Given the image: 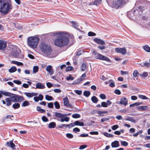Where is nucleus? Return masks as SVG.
Wrapping results in <instances>:
<instances>
[{
    "mask_svg": "<svg viewBox=\"0 0 150 150\" xmlns=\"http://www.w3.org/2000/svg\"><path fill=\"white\" fill-rule=\"evenodd\" d=\"M115 51L117 53L122 54H125L126 52V50L125 48H117L115 49Z\"/></svg>",
    "mask_w": 150,
    "mask_h": 150,
    "instance_id": "f8f14e48",
    "label": "nucleus"
},
{
    "mask_svg": "<svg viewBox=\"0 0 150 150\" xmlns=\"http://www.w3.org/2000/svg\"><path fill=\"white\" fill-rule=\"evenodd\" d=\"M107 3L111 4L112 7L114 8L117 9L122 5H125L126 1L125 0H106Z\"/></svg>",
    "mask_w": 150,
    "mask_h": 150,
    "instance_id": "7ed1b4c3",
    "label": "nucleus"
},
{
    "mask_svg": "<svg viewBox=\"0 0 150 150\" xmlns=\"http://www.w3.org/2000/svg\"><path fill=\"white\" fill-rule=\"evenodd\" d=\"M54 35L57 36L54 41V44L58 47H61L67 45L69 42V37L63 33H56Z\"/></svg>",
    "mask_w": 150,
    "mask_h": 150,
    "instance_id": "f257e3e1",
    "label": "nucleus"
},
{
    "mask_svg": "<svg viewBox=\"0 0 150 150\" xmlns=\"http://www.w3.org/2000/svg\"><path fill=\"white\" fill-rule=\"evenodd\" d=\"M20 106V104L18 103H15L12 105L13 108L14 109L19 108Z\"/></svg>",
    "mask_w": 150,
    "mask_h": 150,
    "instance_id": "c85d7f7f",
    "label": "nucleus"
},
{
    "mask_svg": "<svg viewBox=\"0 0 150 150\" xmlns=\"http://www.w3.org/2000/svg\"><path fill=\"white\" fill-rule=\"evenodd\" d=\"M36 109L37 111L41 113H45V110L41 109L40 106H37L36 108Z\"/></svg>",
    "mask_w": 150,
    "mask_h": 150,
    "instance_id": "bb28decb",
    "label": "nucleus"
},
{
    "mask_svg": "<svg viewBox=\"0 0 150 150\" xmlns=\"http://www.w3.org/2000/svg\"><path fill=\"white\" fill-rule=\"evenodd\" d=\"M47 107L50 108H52L54 107V104L52 102H50L48 103Z\"/></svg>",
    "mask_w": 150,
    "mask_h": 150,
    "instance_id": "603ef678",
    "label": "nucleus"
},
{
    "mask_svg": "<svg viewBox=\"0 0 150 150\" xmlns=\"http://www.w3.org/2000/svg\"><path fill=\"white\" fill-rule=\"evenodd\" d=\"M101 1V0H95L93 2V4L94 5H97L99 4Z\"/></svg>",
    "mask_w": 150,
    "mask_h": 150,
    "instance_id": "052dcab7",
    "label": "nucleus"
},
{
    "mask_svg": "<svg viewBox=\"0 0 150 150\" xmlns=\"http://www.w3.org/2000/svg\"><path fill=\"white\" fill-rule=\"evenodd\" d=\"M97 113L100 115V116H103L104 115L103 114H101L102 113H108V112L107 111H101L100 110H98L97 112Z\"/></svg>",
    "mask_w": 150,
    "mask_h": 150,
    "instance_id": "37998d69",
    "label": "nucleus"
},
{
    "mask_svg": "<svg viewBox=\"0 0 150 150\" xmlns=\"http://www.w3.org/2000/svg\"><path fill=\"white\" fill-rule=\"evenodd\" d=\"M0 93L1 95H3L5 96H11V95L12 93L4 91H1Z\"/></svg>",
    "mask_w": 150,
    "mask_h": 150,
    "instance_id": "6ab92c4d",
    "label": "nucleus"
},
{
    "mask_svg": "<svg viewBox=\"0 0 150 150\" xmlns=\"http://www.w3.org/2000/svg\"><path fill=\"white\" fill-rule=\"evenodd\" d=\"M6 101V105L7 106H9L11 104V100H10L9 98H7L5 99Z\"/></svg>",
    "mask_w": 150,
    "mask_h": 150,
    "instance_id": "4c0bfd02",
    "label": "nucleus"
},
{
    "mask_svg": "<svg viewBox=\"0 0 150 150\" xmlns=\"http://www.w3.org/2000/svg\"><path fill=\"white\" fill-rule=\"evenodd\" d=\"M109 82L110 83L109 86L112 88L114 87L115 86L114 83L112 80H110L109 81Z\"/></svg>",
    "mask_w": 150,
    "mask_h": 150,
    "instance_id": "49530a36",
    "label": "nucleus"
},
{
    "mask_svg": "<svg viewBox=\"0 0 150 150\" xmlns=\"http://www.w3.org/2000/svg\"><path fill=\"white\" fill-rule=\"evenodd\" d=\"M54 104L56 108L59 109L60 108V105L59 103L57 101H56L54 102Z\"/></svg>",
    "mask_w": 150,
    "mask_h": 150,
    "instance_id": "58836bf2",
    "label": "nucleus"
},
{
    "mask_svg": "<svg viewBox=\"0 0 150 150\" xmlns=\"http://www.w3.org/2000/svg\"><path fill=\"white\" fill-rule=\"evenodd\" d=\"M145 8H146V7L143 6H140L138 7V10L141 12L144 10Z\"/></svg>",
    "mask_w": 150,
    "mask_h": 150,
    "instance_id": "864d4df0",
    "label": "nucleus"
},
{
    "mask_svg": "<svg viewBox=\"0 0 150 150\" xmlns=\"http://www.w3.org/2000/svg\"><path fill=\"white\" fill-rule=\"evenodd\" d=\"M39 67L38 66H34L33 69V73H36L38 71Z\"/></svg>",
    "mask_w": 150,
    "mask_h": 150,
    "instance_id": "c03bdc74",
    "label": "nucleus"
},
{
    "mask_svg": "<svg viewBox=\"0 0 150 150\" xmlns=\"http://www.w3.org/2000/svg\"><path fill=\"white\" fill-rule=\"evenodd\" d=\"M54 116L59 118H61L64 117V115L60 113L55 112Z\"/></svg>",
    "mask_w": 150,
    "mask_h": 150,
    "instance_id": "412c9836",
    "label": "nucleus"
},
{
    "mask_svg": "<svg viewBox=\"0 0 150 150\" xmlns=\"http://www.w3.org/2000/svg\"><path fill=\"white\" fill-rule=\"evenodd\" d=\"M121 143L122 145L125 146H127L128 145V143L125 141H121Z\"/></svg>",
    "mask_w": 150,
    "mask_h": 150,
    "instance_id": "5fc2aeb1",
    "label": "nucleus"
},
{
    "mask_svg": "<svg viewBox=\"0 0 150 150\" xmlns=\"http://www.w3.org/2000/svg\"><path fill=\"white\" fill-rule=\"evenodd\" d=\"M125 120L127 121H130L133 123H134L136 122L135 120L132 117L129 116H127Z\"/></svg>",
    "mask_w": 150,
    "mask_h": 150,
    "instance_id": "393cba45",
    "label": "nucleus"
},
{
    "mask_svg": "<svg viewBox=\"0 0 150 150\" xmlns=\"http://www.w3.org/2000/svg\"><path fill=\"white\" fill-rule=\"evenodd\" d=\"M94 41L97 44L103 45L105 44V42L103 40L97 38H95L93 39Z\"/></svg>",
    "mask_w": 150,
    "mask_h": 150,
    "instance_id": "ddd939ff",
    "label": "nucleus"
},
{
    "mask_svg": "<svg viewBox=\"0 0 150 150\" xmlns=\"http://www.w3.org/2000/svg\"><path fill=\"white\" fill-rule=\"evenodd\" d=\"M56 126V124L54 122H51L48 125V127L50 129L54 128Z\"/></svg>",
    "mask_w": 150,
    "mask_h": 150,
    "instance_id": "b1692460",
    "label": "nucleus"
},
{
    "mask_svg": "<svg viewBox=\"0 0 150 150\" xmlns=\"http://www.w3.org/2000/svg\"><path fill=\"white\" fill-rule=\"evenodd\" d=\"M74 92L78 95H81L82 93L81 90H74Z\"/></svg>",
    "mask_w": 150,
    "mask_h": 150,
    "instance_id": "e2e57ef3",
    "label": "nucleus"
},
{
    "mask_svg": "<svg viewBox=\"0 0 150 150\" xmlns=\"http://www.w3.org/2000/svg\"><path fill=\"white\" fill-rule=\"evenodd\" d=\"M73 131L74 132L76 133L77 132H80V130L79 128L75 127L73 129Z\"/></svg>",
    "mask_w": 150,
    "mask_h": 150,
    "instance_id": "774afa93",
    "label": "nucleus"
},
{
    "mask_svg": "<svg viewBox=\"0 0 150 150\" xmlns=\"http://www.w3.org/2000/svg\"><path fill=\"white\" fill-rule=\"evenodd\" d=\"M10 98L12 102H17V94L12 93Z\"/></svg>",
    "mask_w": 150,
    "mask_h": 150,
    "instance_id": "f3484780",
    "label": "nucleus"
},
{
    "mask_svg": "<svg viewBox=\"0 0 150 150\" xmlns=\"http://www.w3.org/2000/svg\"><path fill=\"white\" fill-rule=\"evenodd\" d=\"M7 46V42L4 40H0V50H4Z\"/></svg>",
    "mask_w": 150,
    "mask_h": 150,
    "instance_id": "9d476101",
    "label": "nucleus"
},
{
    "mask_svg": "<svg viewBox=\"0 0 150 150\" xmlns=\"http://www.w3.org/2000/svg\"><path fill=\"white\" fill-rule=\"evenodd\" d=\"M25 99L23 96L17 95V102L21 103Z\"/></svg>",
    "mask_w": 150,
    "mask_h": 150,
    "instance_id": "aec40b11",
    "label": "nucleus"
},
{
    "mask_svg": "<svg viewBox=\"0 0 150 150\" xmlns=\"http://www.w3.org/2000/svg\"><path fill=\"white\" fill-rule=\"evenodd\" d=\"M143 49L146 52H150V47L148 45H146L144 46L143 47Z\"/></svg>",
    "mask_w": 150,
    "mask_h": 150,
    "instance_id": "7c9ffc66",
    "label": "nucleus"
},
{
    "mask_svg": "<svg viewBox=\"0 0 150 150\" xmlns=\"http://www.w3.org/2000/svg\"><path fill=\"white\" fill-rule=\"evenodd\" d=\"M82 81V80L79 78H78L74 81L72 83V85H75L80 83Z\"/></svg>",
    "mask_w": 150,
    "mask_h": 150,
    "instance_id": "72a5a7b5",
    "label": "nucleus"
},
{
    "mask_svg": "<svg viewBox=\"0 0 150 150\" xmlns=\"http://www.w3.org/2000/svg\"><path fill=\"white\" fill-rule=\"evenodd\" d=\"M46 70L47 71L50 75H52L53 73V70L52 68V67L51 65H48L46 68Z\"/></svg>",
    "mask_w": 150,
    "mask_h": 150,
    "instance_id": "2eb2a0df",
    "label": "nucleus"
},
{
    "mask_svg": "<svg viewBox=\"0 0 150 150\" xmlns=\"http://www.w3.org/2000/svg\"><path fill=\"white\" fill-rule=\"evenodd\" d=\"M66 79L68 81L69 80H73L74 79V78L71 75H69V77H67Z\"/></svg>",
    "mask_w": 150,
    "mask_h": 150,
    "instance_id": "0e129e2a",
    "label": "nucleus"
},
{
    "mask_svg": "<svg viewBox=\"0 0 150 150\" xmlns=\"http://www.w3.org/2000/svg\"><path fill=\"white\" fill-rule=\"evenodd\" d=\"M141 67H146L147 68H149L150 66V63L149 62L145 63H143L142 64H141Z\"/></svg>",
    "mask_w": 150,
    "mask_h": 150,
    "instance_id": "79ce46f5",
    "label": "nucleus"
},
{
    "mask_svg": "<svg viewBox=\"0 0 150 150\" xmlns=\"http://www.w3.org/2000/svg\"><path fill=\"white\" fill-rule=\"evenodd\" d=\"M75 125L80 126H83L84 125V123L83 122H81L79 121H76L74 122Z\"/></svg>",
    "mask_w": 150,
    "mask_h": 150,
    "instance_id": "a878e982",
    "label": "nucleus"
},
{
    "mask_svg": "<svg viewBox=\"0 0 150 150\" xmlns=\"http://www.w3.org/2000/svg\"><path fill=\"white\" fill-rule=\"evenodd\" d=\"M117 103L126 106L128 104V100L125 97H123L121 98L120 101H118Z\"/></svg>",
    "mask_w": 150,
    "mask_h": 150,
    "instance_id": "9b49d317",
    "label": "nucleus"
},
{
    "mask_svg": "<svg viewBox=\"0 0 150 150\" xmlns=\"http://www.w3.org/2000/svg\"><path fill=\"white\" fill-rule=\"evenodd\" d=\"M17 70V68L16 67L13 66L8 69V71L10 73H13Z\"/></svg>",
    "mask_w": 150,
    "mask_h": 150,
    "instance_id": "cd10ccee",
    "label": "nucleus"
},
{
    "mask_svg": "<svg viewBox=\"0 0 150 150\" xmlns=\"http://www.w3.org/2000/svg\"><path fill=\"white\" fill-rule=\"evenodd\" d=\"M71 23V24L73 27L75 29H77L78 28V27L79 26V25L76 22L72 21Z\"/></svg>",
    "mask_w": 150,
    "mask_h": 150,
    "instance_id": "2f4dec72",
    "label": "nucleus"
},
{
    "mask_svg": "<svg viewBox=\"0 0 150 150\" xmlns=\"http://www.w3.org/2000/svg\"><path fill=\"white\" fill-rule=\"evenodd\" d=\"M36 87L35 88L42 89L45 88V84L40 82L36 83Z\"/></svg>",
    "mask_w": 150,
    "mask_h": 150,
    "instance_id": "dca6fc26",
    "label": "nucleus"
},
{
    "mask_svg": "<svg viewBox=\"0 0 150 150\" xmlns=\"http://www.w3.org/2000/svg\"><path fill=\"white\" fill-rule=\"evenodd\" d=\"M13 117H14L13 115H7L3 119V120L4 121H5L6 120L9 119H11V120H13Z\"/></svg>",
    "mask_w": 150,
    "mask_h": 150,
    "instance_id": "4be33fe9",
    "label": "nucleus"
},
{
    "mask_svg": "<svg viewBox=\"0 0 150 150\" xmlns=\"http://www.w3.org/2000/svg\"><path fill=\"white\" fill-rule=\"evenodd\" d=\"M45 98L47 100L50 101L53 100V98L51 96L46 95L45 96Z\"/></svg>",
    "mask_w": 150,
    "mask_h": 150,
    "instance_id": "ea45409f",
    "label": "nucleus"
},
{
    "mask_svg": "<svg viewBox=\"0 0 150 150\" xmlns=\"http://www.w3.org/2000/svg\"><path fill=\"white\" fill-rule=\"evenodd\" d=\"M99 97L102 99H105L106 98V96L103 94H101L100 95Z\"/></svg>",
    "mask_w": 150,
    "mask_h": 150,
    "instance_id": "69168bd1",
    "label": "nucleus"
},
{
    "mask_svg": "<svg viewBox=\"0 0 150 150\" xmlns=\"http://www.w3.org/2000/svg\"><path fill=\"white\" fill-rule=\"evenodd\" d=\"M119 127V126L117 125H115L112 126L111 128L112 130H115Z\"/></svg>",
    "mask_w": 150,
    "mask_h": 150,
    "instance_id": "6e6d98bb",
    "label": "nucleus"
},
{
    "mask_svg": "<svg viewBox=\"0 0 150 150\" xmlns=\"http://www.w3.org/2000/svg\"><path fill=\"white\" fill-rule=\"evenodd\" d=\"M86 65L85 63H83L81 66V70L84 71L86 68Z\"/></svg>",
    "mask_w": 150,
    "mask_h": 150,
    "instance_id": "09e8293b",
    "label": "nucleus"
},
{
    "mask_svg": "<svg viewBox=\"0 0 150 150\" xmlns=\"http://www.w3.org/2000/svg\"><path fill=\"white\" fill-rule=\"evenodd\" d=\"M40 39L38 37H30L27 38V43L30 47L36 48L37 46Z\"/></svg>",
    "mask_w": 150,
    "mask_h": 150,
    "instance_id": "20e7f679",
    "label": "nucleus"
},
{
    "mask_svg": "<svg viewBox=\"0 0 150 150\" xmlns=\"http://www.w3.org/2000/svg\"><path fill=\"white\" fill-rule=\"evenodd\" d=\"M103 134L105 136L108 137H113V135L110 134L108 133L107 132H104Z\"/></svg>",
    "mask_w": 150,
    "mask_h": 150,
    "instance_id": "a18cd8bd",
    "label": "nucleus"
},
{
    "mask_svg": "<svg viewBox=\"0 0 150 150\" xmlns=\"http://www.w3.org/2000/svg\"><path fill=\"white\" fill-rule=\"evenodd\" d=\"M66 137L69 139H71L73 137V135L70 133H67L66 134Z\"/></svg>",
    "mask_w": 150,
    "mask_h": 150,
    "instance_id": "bf43d9fd",
    "label": "nucleus"
},
{
    "mask_svg": "<svg viewBox=\"0 0 150 150\" xmlns=\"http://www.w3.org/2000/svg\"><path fill=\"white\" fill-rule=\"evenodd\" d=\"M24 93L25 95L27 97L31 98L34 96H36V95L34 93H28V92H24Z\"/></svg>",
    "mask_w": 150,
    "mask_h": 150,
    "instance_id": "5701e85b",
    "label": "nucleus"
},
{
    "mask_svg": "<svg viewBox=\"0 0 150 150\" xmlns=\"http://www.w3.org/2000/svg\"><path fill=\"white\" fill-rule=\"evenodd\" d=\"M137 109L140 111H150V108L148 106H141L137 107Z\"/></svg>",
    "mask_w": 150,
    "mask_h": 150,
    "instance_id": "1a4fd4ad",
    "label": "nucleus"
},
{
    "mask_svg": "<svg viewBox=\"0 0 150 150\" xmlns=\"http://www.w3.org/2000/svg\"><path fill=\"white\" fill-rule=\"evenodd\" d=\"M138 97L140 98L143 100L149 99L148 98L144 95H139Z\"/></svg>",
    "mask_w": 150,
    "mask_h": 150,
    "instance_id": "de8ad7c7",
    "label": "nucleus"
},
{
    "mask_svg": "<svg viewBox=\"0 0 150 150\" xmlns=\"http://www.w3.org/2000/svg\"><path fill=\"white\" fill-rule=\"evenodd\" d=\"M30 105L29 102L27 101H24L21 105L22 107H26V106H29Z\"/></svg>",
    "mask_w": 150,
    "mask_h": 150,
    "instance_id": "f704fd0d",
    "label": "nucleus"
},
{
    "mask_svg": "<svg viewBox=\"0 0 150 150\" xmlns=\"http://www.w3.org/2000/svg\"><path fill=\"white\" fill-rule=\"evenodd\" d=\"M91 100L92 102L95 103H97L98 101V99L95 96H93L91 97Z\"/></svg>",
    "mask_w": 150,
    "mask_h": 150,
    "instance_id": "c756f323",
    "label": "nucleus"
},
{
    "mask_svg": "<svg viewBox=\"0 0 150 150\" xmlns=\"http://www.w3.org/2000/svg\"><path fill=\"white\" fill-rule=\"evenodd\" d=\"M148 75V73L147 72H144L142 74L140 75L142 78H146Z\"/></svg>",
    "mask_w": 150,
    "mask_h": 150,
    "instance_id": "c9c22d12",
    "label": "nucleus"
},
{
    "mask_svg": "<svg viewBox=\"0 0 150 150\" xmlns=\"http://www.w3.org/2000/svg\"><path fill=\"white\" fill-rule=\"evenodd\" d=\"M88 35L89 36H95L96 35L95 33L91 31L89 32Z\"/></svg>",
    "mask_w": 150,
    "mask_h": 150,
    "instance_id": "4d7b16f0",
    "label": "nucleus"
},
{
    "mask_svg": "<svg viewBox=\"0 0 150 150\" xmlns=\"http://www.w3.org/2000/svg\"><path fill=\"white\" fill-rule=\"evenodd\" d=\"M21 51L18 48H13L12 55L15 58H22L23 57V55L21 54Z\"/></svg>",
    "mask_w": 150,
    "mask_h": 150,
    "instance_id": "0eeeda50",
    "label": "nucleus"
},
{
    "mask_svg": "<svg viewBox=\"0 0 150 150\" xmlns=\"http://www.w3.org/2000/svg\"><path fill=\"white\" fill-rule=\"evenodd\" d=\"M12 8L10 0H0V12L2 13L7 14Z\"/></svg>",
    "mask_w": 150,
    "mask_h": 150,
    "instance_id": "f03ea898",
    "label": "nucleus"
},
{
    "mask_svg": "<svg viewBox=\"0 0 150 150\" xmlns=\"http://www.w3.org/2000/svg\"><path fill=\"white\" fill-rule=\"evenodd\" d=\"M69 118L68 117L65 116V117H64V118L63 117L61 118L60 120V121L62 122H63L64 121L68 122L69 121Z\"/></svg>",
    "mask_w": 150,
    "mask_h": 150,
    "instance_id": "473e14b6",
    "label": "nucleus"
},
{
    "mask_svg": "<svg viewBox=\"0 0 150 150\" xmlns=\"http://www.w3.org/2000/svg\"><path fill=\"white\" fill-rule=\"evenodd\" d=\"M133 78H135L139 75V73L137 70H134L133 73Z\"/></svg>",
    "mask_w": 150,
    "mask_h": 150,
    "instance_id": "a19ab883",
    "label": "nucleus"
},
{
    "mask_svg": "<svg viewBox=\"0 0 150 150\" xmlns=\"http://www.w3.org/2000/svg\"><path fill=\"white\" fill-rule=\"evenodd\" d=\"M40 47L42 51L47 55L50 54L52 50L50 46L43 42L41 43Z\"/></svg>",
    "mask_w": 150,
    "mask_h": 150,
    "instance_id": "39448f33",
    "label": "nucleus"
},
{
    "mask_svg": "<svg viewBox=\"0 0 150 150\" xmlns=\"http://www.w3.org/2000/svg\"><path fill=\"white\" fill-rule=\"evenodd\" d=\"M13 82L18 85H20L21 84V82L18 80H14L13 81Z\"/></svg>",
    "mask_w": 150,
    "mask_h": 150,
    "instance_id": "680f3d73",
    "label": "nucleus"
},
{
    "mask_svg": "<svg viewBox=\"0 0 150 150\" xmlns=\"http://www.w3.org/2000/svg\"><path fill=\"white\" fill-rule=\"evenodd\" d=\"M73 68L71 66H69L67 67L66 69V71H71L73 70Z\"/></svg>",
    "mask_w": 150,
    "mask_h": 150,
    "instance_id": "13d9d810",
    "label": "nucleus"
},
{
    "mask_svg": "<svg viewBox=\"0 0 150 150\" xmlns=\"http://www.w3.org/2000/svg\"><path fill=\"white\" fill-rule=\"evenodd\" d=\"M63 100L64 101V106L71 108H74L76 109V108L74 107L72 105H71L69 103V100L67 96H66L63 99Z\"/></svg>",
    "mask_w": 150,
    "mask_h": 150,
    "instance_id": "6e6552de",
    "label": "nucleus"
},
{
    "mask_svg": "<svg viewBox=\"0 0 150 150\" xmlns=\"http://www.w3.org/2000/svg\"><path fill=\"white\" fill-rule=\"evenodd\" d=\"M6 145L9 147H11L13 149L15 148V145L13 143V141H10L9 142H6Z\"/></svg>",
    "mask_w": 150,
    "mask_h": 150,
    "instance_id": "4468645a",
    "label": "nucleus"
},
{
    "mask_svg": "<svg viewBox=\"0 0 150 150\" xmlns=\"http://www.w3.org/2000/svg\"><path fill=\"white\" fill-rule=\"evenodd\" d=\"M42 121L44 122H47L48 121V119L45 116H43L42 117Z\"/></svg>",
    "mask_w": 150,
    "mask_h": 150,
    "instance_id": "3c124183",
    "label": "nucleus"
},
{
    "mask_svg": "<svg viewBox=\"0 0 150 150\" xmlns=\"http://www.w3.org/2000/svg\"><path fill=\"white\" fill-rule=\"evenodd\" d=\"M114 93L118 95H120L121 94V92L118 89H116L115 90V91H114Z\"/></svg>",
    "mask_w": 150,
    "mask_h": 150,
    "instance_id": "338daca9",
    "label": "nucleus"
},
{
    "mask_svg": "<svg viewBox=\"0 0 150 150\" xmlns=\"http://www.w3.org/2000/svg\"><path fill=\"white\" fill-rule=\"evenodd\" d=\"M90 94V92L89 91H85L83 93V95L87 97H89Z\"/></svg>",
    "mask_w": 150,
    "mask_h": 150,
    "instance_id": "e433bc0d",
    "label": "nucleus"
},
{
    "mask_svg": "<svg viewBox=\"0 0 150 150\" xmlns=\"http://www.w3.org/2000/svg\"><path fill=\"white\" fill-rule=\"evenodd\" d=\"M111 145L112 148L118 147L120 146L119 142L117 141H115L111 143Z\"/></svg>",
    "mask_w": 150,
    "mask_h": 150,
    "instance_id": "a211bd4d",
    "label": "nucleus"
},
{
    "mask_svg": "<svg viewBox=\"0 0 150 150\" xmlns=\"http://www.w3.org/2000/svg\"><path fill=\"white\" fill-rule=\"evenodd\" d=\"M93 53L95 55V58L96 59L105 61L108 62H111V61L110 59L106 56L97 52L95 50L93 51Z\"/></svg>",
    "mask_w": 150,
    "mask_h": 150,
    "instance_id": "423d86ee",
    "label": "nucleus"
},
{
    "mask_svg": "<svg viewBox=\"0 0 150 150\" xmlns=\"http://www.w3.org/2000/svg\"><path fill=\"white\" fill-rule=\"evenodd\" d=\"M80 117V115L79 114H78V113L73 114L72 115V117L74 118H79Z\"/></svg>",
    "mask_w": 150,
    "mask_h": 150,
    "instance_id": "8fccbe9b",
    "label": "nucleus"
}]
</instances>
